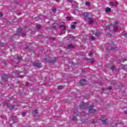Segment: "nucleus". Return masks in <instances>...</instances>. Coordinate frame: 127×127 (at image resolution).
Segmentation results:
<instances>
[{
  "mask_svg": "<svg viewBox=\"0 0 127 127\" xmlns=\"http://www.w3.org/2000/svg\"><path fill=\"white\" fill-rule=\"evenodd\" d=\"M22 35L23 36H25V34H23Z\"/></svg>",
  "mask_w": 127,
  "mask_h": 127,
  "instance_id": "nucleus-44",
  "label": "nucleus"
},
{
  "mask_svg": "<svg viewBox=\"0 0 127 127\" xmlns=\"http://www.w3.org/2000/svg\"><path fill=\"white\" fill-rule=\"evenodd\" d=\"M89 24H94V20H93L92 19H90L89 20V22H88Z\"/></svg>",
  "mask_w": 127,
  "mask_h": 127,
  "instance_id": "nucleus-12",
  "label": "nucleus"
},
{
  "mask_svg": "<svg viewBox=\"0 0 127 127\" xmlns=\"http://www.w3.org/2000/svg\"><path fill=\"white\" fill-rule=\"evenodd\" d=\"M109 45H114V42H112L111 44L109 43Z\"/></svg>",
  "mask_w": 127,
  "mask_h": 127,
  "instance_id": "nucleus-36",
  "label": "nucleus"
},
{
  "mask_svg": "<svg viewBox=\"0 0 127 127\" xmlns=\"http://www.w3.org/2000/svg\"><path fill=\"white\" fill-rule=\"evenodd\" d=\"M124 36H125V37H127V33H125L124 34Z\"/></svg>",
  "mask_w": 127,
  "mask_h": 127,
  "instance_id": "nucleus-39",
  "label": "nucleus"
},
{
  "mask_svg": "<svg viewBox=\"0 0 127 127\" xmlns=\"http://www.w3.org/2000/svg\"><path fill=\"white\" fill-rule=\"evenodd\" d=\"M60 28H64V29L66 30V26L65 25H61L60 26Z\"/></svg>",
  "mask_w": 127,
  "mask_h": 127,
  "instance_id": "nucleus-13",
  "label": "nucleus"
},
{
  "mask_svg": "<svg viewBox=\"0 0 127 127\" xmlns=\"http://www.w3.org/2000/svg\"><path fill=\"white\" fill-rule=\"evenodd\" d=\"M22 117H25V116H26V114H25V113L22 112L21 114Z\"/></svg>",
  "mask_w": 127,
  "mask_h": 127,
  "instance_id": "nucleus-27",
  "label": "nucleus"
},
{
  "mask_svg": "<svg viewBox=\"0 0 127 127\" xmlns=\"http://www.w3.org/2000/svg\"><path fill=\"white\" fill-rule=\"evenodd\" d=\"M111 10H112V9H111L110 7H106L105 9V12L107 13H109L111 12Z\"/></svg>",
  "mask_w": 127,
  "mask_h": 127,
  "instance_id": "nucleus-10",
  "label": "nucleus"
},
{
  "mask_svg": "<svg viewBox=\"0 0 127 127\" xmlns=\"http://www.w3.org/2000/svg\"><path fill=\"white\" fill-rule=\"evenodd\" d=\"M10 39L12 40V38H10Z\"/></svg>",
  "mask_w": 127,
  "mask_h": 127,
  "instance_id": "nucleus-50",
  "label": "nucleus"
},
{
  "mask_svg": "<svg viewBox=\"0 0 127 127\" xmlns=\"http://www.w3.org/2000/svg\"><path fill=\"white\" fill-rule=\"evenodd\" d=\"M85 60H87V61H89V60H89L88 59H86Z\"/></svg>",
  "mask_w": 127,
  "mask_h": 127,
  "instance_id": "nucleus-47",
  "label": "nucleus"
},
{
  "mask_svg": "<svg viewBox=\"0 0 127 127\" xmlns=\"http://www.w3.org/2000/svg\"><path fill=\"white\" fill-rule=\"evenodd\" d=\"M7 77H8L7 74H3L1 76V78L2 79V80H3V79H6Z\"/></svg>",
  "mask_w": 127,
  "mask_h": 127,
  "instance_id": "nucleus-11",
  "label": "nucleus"
},
{
  "mask_svg": "<svg viewBox=\"0 0 127 127\" xmlns=\"http://www.w3.org/2000/svg\"><path fill=\"white\" fill-rule=\"evenodd\" d=\"M97 111L94 109V107L93 106L89 107V113L90 114H95Z\"/></svg>",
  "mask_w": 127,
  "mask_h": 127,
  "instance_id": "nucleus-2",
  "label": "nucleus"
},
{
  "mask_svg": "<svg viewBox=\"0 0 127 127\" xmlns=\"http://www.w3.org/2000/svg\"><path fill=\"white\" fill-rule=\"evenodd\" d=\"M16 106V105L10 106V108L11 109H12H12H14V108H15Z\"/></svg>",
  "mask_w": 127,
  "mask_h": 127,
  "instance_id": "nucleus-24",
  "label": "nucleus"
},
{
  "mask_svg": "<svg viewBox=\"0 0 127 127\" xmlns=\"http://www.w3.org/2000/svg\"><path fill=\"white\" fill-rule=\"evenodd\" d=\"M79 107L80 109H82V110H84L87 108V106H86V104L84 103H81Z\"/></svg>",
  "mask_w": 127,
  "mask_h": 127,
  "instance_id": "nucleus-7",
  "label": "nucleus"
},
{
  "mask_svg": "<svg viewBox=\"0 0 127 127\" xmlns=\"http://www.w3.org/2000/svg\"><path fill=\"white\" fill-rule=\"evenodd\" d=\"M70 28H71V29H76V26H75L74 25H70Z\"/></svg>",
  "mask_w": 127,
  "mask_h": 127,
  "instance_id": "nucleus-17",
  "label": "nucleus"
},
{
  "mask_svg": "<svg viewBox=\"0 0 127 127\" xmlns=\"http://www.w3.org/2000/svg\"><path fill=\"white\" fill-rule=\"evenodd\" d=\"M114 69H115V66L112 65V66H111V70H114Z\"/></svg>",
  "mask_w": 127,
  "mask_h": 127,
  "instance_id": "nucleus-26",
  "label": "nucleus"
},
{
  "mask_svg": "<svg viewBox=\"0 0 127 127\" xmlns=\"http://www.w3.org/2000/svg\"><path fill=\"white\" fill-rule=\"evenodd\" d=\"M58 90H62L63 89V87L62 86H59L58 87Z\"/></svg>",
  "mask_w": 127,
  "mask_h": 127,
  "instance_id": "nucleus-22",
  "label": "nucleus"
},
{
  "mask_svg": "<svg viewBox=\"0 0 127 127\" xmlns=\"http://www.w3.org/2000/svg\"><path fill=\"white\" fill-rule=\"evenodd\" d=\"M127 59H124V61H127Z\"/></svg>",
  "mask_w": 127,
  "mask_h": 127,
  "instance_id": "nucleus-45",
  "label": "nucleus"
},
{
  "mask_svg": "<svg viewBox=\"0 0 127 127\" xmlns=\"http://www.w3.org/2000/svg\"><path fill=\"white\" fill-rule=\"evenodd\" d=\"M36 28H37V29H40L41 28V25H36Z\"/></svg>",
  "mask_w": 127,
  "mask_h": 127,
  "instance_id": "nucleus-21",
  "label": "nucleus"
},
{
  "mask_svg": "<svg viewBox=\"0 0 127 127\" xmlns=\"http://www.w3.org/2000/svg\"><path fill=\"white\" fill-rule=\"evenodd\" d=\"M33 115H36V114H38V110H34L32 112Z\"/></svg>",
  "mask_w": 127,
  "mask_h": 127,
  "instance_id": "nucleus-16",
  "label": "nucleus"
},
{
  "mask_svg": "<svg viewBox=\"0 0 127 127\" xmlns=\"http://www.w3.org/2000/svg\"><path fill=\"white\" fill-rule=\"evenodd\" d=\"M100 119L103 125H107V122H106L107 121V119H105L104 117H101Z\"/></svg>",
  "mask_w": 127,
  "mask_h": 127,
  "instance_id": "nucleus-4",
  "label": "nucleus"
},
{
  "mask_svg": "<svg viewBox=\"0 0 127 127\" xmlns=\"http://www.w3.org/2000/svg\"><path fill=\"white\" fill-rule=\"evenodd\" d=\"M57 23L54 24L53 26H52L53 29H55L56 28V26L55 25H57Z\"/></svg>",
  "mask_w": 127,
  "mask_h": 127,
  "instance_id": "nucleus-20",
  "label": "nucleus"
},
{
  "mask_svg": "<svg viewBox=\"0 0 127 127\" xmlns=\"http://www.w3.org/2000/svg\"><path fill=\"white\" fill-rule=\"evenodd\" d=\"M40 65H41V64L38 62V61H37L36 62L33 64V66H35L36 67H40Z\"/></svg>",
  "mask_w": 127,
  "mask_h": 127,
  "instance_id": "nucleus-8",
  "label": "nucleus"
},
{
  "mask_svg": "<svg viewBox=\"0 0 127 127\" xmlns=\"http://www.w3.org/2000/svg\"><path fill=\"white\" fill-rule=\"evenodd\" d=\"M66 19H67V20H70V19H71V17L70 16H67L66 17Z\"/></svg>",
  "mask_w": 127,
  "mask_h": 127,
  "instance_id": "nucleus-28",
  "label": "nucleus"
},
{
  "mask_svg": "<svg viewBox=\"0 0 127 127\" xmlns=\"http://www.w3.org/2000/svg\"><path fill=\"white\" fill-rule=\"evenodd\" d=\"M28 85H29V83L26 82V86H28Z\"/></svg>",
  "mask_w": 127,
  "mask_h": 127,
  "instance_id": "nucleus-40",
  "label": "nucleus"
},
{
  "mask_svg": "<svg viewBox=\"0 0 127 127\" xmlns=\"http://www.w3.org/2000/svg\"><path fill=\"white\" fill-rule=\"evenodd\" d=\"M83 15L84 17H86V18H88V19H90V18H91V17L90 16L88 12L83 13Z\"/></svg>",
  "mask_w": 127,
  "mask_h": 127,
  "instance_id": "nucleus-5",
  "label": "nucleus"
},
{
  "mask_svg": "<svg viewBox=\"0 0 127 127\" xmlns=\"http://www.w3.org/2000/svg\"><path fill=\"white\" fill-rule=\"evenodd\" d=\"M44 60H46V59H44Z\"/></svg>",
  "mask_w": 127,
  "mask_h": 127,
  "instance_id": "nucleus-51",
  "label": "nucleus"
},
{
  "mask_svg": "<svg viewBox=\"0 0 127 127\" xmlns=\"http://www.w3.org/2000/svg\"><path fill=\"white\" fill-rule=\"evenodd\" d=\"M73 24H77V22H73Z\"/></svg>",
  "mask_w": 127,
  "mask_h": 127,
  "instance_id": "nucleus-43",
  "label": "nucleus"
},
{
  "mask_svg": "<svg viewBox=\"0 0 127 127\" xmlns=\"http://www.w3.org/2000/svg\"><path fill=\"white\" fill-rule=\"evenodd\" d=\"M86 82H87L86 79H82L79 81V84H80L81 86H83L85 84Z\"/></svg>",
  "mask_w": 127,
  "mask_h": 127,
  "instance_id": "nucleus-3",
  "label": "nucleus"
},
{
  "mask_svg": "<svg viewBox=\"0 0 127 127\" xmlns=\"http://www.w3.org/2000/svg\"><path fill=\"white\" fill-rule=\"evenodd\" d=\"M56 1H57V2H60V0H56Z\"/></svg>",
  "mask_w": 127,
  "mask_h": 127,
  "instance_id": "nucleus-41",
  "label": "nucleus"
},
{
  "mask_svg": "<svg viewBox=\"0 0 127 127\" xmlns=\"http://www.w3.org/2000/svg\"><path fill=\"white\" fill-rule=\"evenodd\" d=\"M57 10V9H56V8H54L53 9V11L54 12H56V11Z\"/></svg>",
  "mask_w": 127,
  "mask_h": 127,
  "instance_id": "nucleus-25",
  "label": "nucleus"
},
{
  "mask_svg": "<svg viewBox=\"0 0 127 127\" xmlns=\"http://www.w3.org/2000/svg\"><path fill=\"white\" fill-rule=\"evenodd\" d=\"M92 33L94 35H95L96 36L99 37L100 35H101V32H95V31H92Z\"/></svg>",
  "mask_w": 127,
  "mask_h": 127,
  "instance_id": "nucleus-6",
  "label": "nucleus"
},
{
  "mask_svg": "<svg viewBox=\"0 0 127 127\" xmlns=\"http://www.w3.org/2000/svg\"><path fill=\"white\" fill-rule=\"evenodd\" d=\"M126 66H127V65H125L123 69H126Z\"/></svg>",
  "mask_w": 127,
  "mask_h": 127,
  "instance_id": "nucleus-46",
  "label": "nucleus"
},
{
  "mask_svg": "<svg viewBox=\"0 0 127 127\" xmlns=\"http://www.w3.org/2000/svg\"><path fill=\"white\" fill-rule=\"evenodd\" d=\"M85 4L87 5V6H90L91 5V3L90 2H85Z\"/></svg>",
  "mask_w": 127,
  "mask_h": 127,
  "instance_id": "nucleus-15",
  "label": "nucleus"
},
{
  "mask_svg": "<svg viewBox=\"0 0 127 127\" xmlns=\"http://www.w3.org/2000/svg\"><path fill=\"white\" fill-rule=\"evenodd\" d=\"M66 49H71V48H74V46L72 44H69L65 47Z\"/></svg>",
  "mask_w": 127,
  "mask_h": 127,
  "instance_id": "nucleus-9",
  "label": "nucleus"
},
{
  "mask_svg": "<svg viewBox=\"0 0 127 127\" xmlns=\"http://www.w3.org/2000/svg\"><path fill=\"white\" fill-rule=\"evenodd\" d=\"M72 121H73V122H76L77 121V117L73 116L72 118Z\"/></svg>",
  "mask_w": 127,
  "mask_h": 127,
  "instance_id": "nucleus-19",
  "label": "nucleus"
},
{
  "mask_svg": "<svg viewBox=\"0 0 127 127\" xmlns=\"http://www.w3.org/2000/svg\"><path fill=\"white\" fill-rule=\"evenodd\" d=\"M52 63H55L56 62V58H54L51 61Z\"/></svg>",
  "mask_w": 127,
  "mask_h": 127,
  "instance_id": "nucleus-14",
  "label": "nucleus"
},
{
  "mask_svg": "<svg viewBox=\"0 0 127 127\" xmlns=\"http://www.w3.org/2000/svg\"><path fill=\"white\" fill-rule=\"evenodd\" d=\"M94 62L95 61H94V59H91V63L93 64Z\"/></svg>",
  "mask_w": 127,
  "mask_h": 127,
  "instance_id": "nucleus-32",
  "label": "nucleus"
},
{
  "mask_svg": "<svg viewBox=\"0 0 127 127\" xmlns=\"http://www.w3.org/2000/svg\"><path fill=\"white\" fill-rule=\"evenodd\" d=\"M0 46H1V47H2L3 46V43H0Z\"/></svg>",
  "mask_w": 127,
  "mask_h": 127,
  "instance_id": "nucleus-33",
  "label": "nucleus"
},
{
  "mask_svg": "<svg viewBox=\"0 0 127 127\" xmlns=\"http://www.w3.org/2000/svg\"><path fill=\"white\" fill-rule=\"evenodd\" d=\"M109 50H116L115 48H108L106 50V51H109Z\"/></svg>",
  "mask_w": 127,
  "mask_h": 127,
  "instance_id": "nucleus-18",
  "label": "nucleus"
},
{
  "mask_svg": "<svg viewBox=\"0 0 127 127\" xmlns=\"http://www.w3.org/2000/svg\"><path fill=\"white\" fill-rule=\"evenodd\" d=\"M108 90H112V86H110L108 88Z\"/></svg>",
  "mask_w": 127,
  "mask_h": 127,
  "instance_id": "nucleus-35",
  "label": "nucleus"
},
{
  "mask_svg": "<svg viewBox=\"0 0 127 127\" xmlns=\"http://www.w3.org/2000/svg\"><path fill=\"white\" fill-rule=\"evenodd\" d=\"M89 56H92V55H93V53H92V52H90V53L89 54Z\"/></svg>",
  "mask_w": 127,
  "mask_h": 127,
  "instance_id": "nucleus-31",
  "label": "nucleus"
},
{
  "mask_svg": "<svg viewBox=\"0 0 127 127\" xmlns=\"http://www.w3.org/2000/svg\"><path fill=\"white\" fill-rule=\"evenodd\" d=\"M68 1H69V2H72V0H68Z\"/></svg>",
  "mask_w": 127,
  "mask_h": 127,
  "instance_id": "nucleus-42",
  "label": "nucleus"
},
{
  "mask_svg": "<svg viewBox=\"0 0 127 127\" xmlns=\"http://www.w3.org/2000/svg\"><path fill=\"white\" fill-rule=\"evenodd\" d=\"M111 127H113V126H111Z\"/></svg>",
  "mask_w": 127,
  "mask_h": 127,
  "instance_id": "nucleus-52",
  "label": "nucleus"
},
{
  "mask_svg": "<svg viewBox=\"0 0 127 127\" xmlns=\"http://www.w3.org/2000/svg\"><path fill=\"white\" fill-rule=\"evenodd\" d=\"M22 57H17V59H18L19 60L21 59Z\"/></svg>",
  "mask_w": 127,
  "mask_h": 127,
  "instance_id": "nucleus-34",
  "label": "nucleus"
},
{
  "mask_svg": "<svg viewBox=\"0 0 127 127\" xmlns=\"http://www.w3.org/2000/svg\"><path fill=\"white\" fill-rule=\"evenodd\" d=\"M73 39H75V37H72Z\"/></svg>",
  "mask_w": 127,
  "mask_h": 127,
  "instance_id": "nucleus-49",
  "label": "nucleus"
},
{
  "mask_svg": "<svg viewBox=\"0 0 127 127\" xmlns=\"http://www.w3.org/2000/svg\"><path fill=\"white\" fill-rule=\"evenodd\" d=\"M2 16V13L0 12V17H1Z\"/></svg>",
  "mask_w": 127,
  "mask_h": 127,
  "instance_id": "nucleus-38",
  "label": "nucleus"
},
{
  "mask_svg": "<svg viewBox=\"0 0 127 127\" xmlns=\"http://www.w3.org/2000/svg\"><path fill=\"white\" fill-rule=\"evenodd\" d=\"M17 31H19L20 32H21V28H19L18 29H17Z\"/></svg>",
  "mask_w": 127,
  "mask_h": 127,
  "instance_id": "nucleus-29",
  "label": "nucleus"
},
{
  "mask_svg": "<svg viewBox=\"0 0 127 127\" xmlns=\"http://www.w3.org/2000/svg\"><path fill=\"white\" fill-rule=\"evenodd\" d=\"M91 39L92 41H94V40H95V39H96V38L94 36H92V37H91Z\"/></svg>",
  "mask_w": 127,
  "mask_h": 127,
  "instance_id": "nucleus-23",
  "label": "nucleus"
},
{
  "mask_svg": "<svg viewBox=\"0 0 127 127\" xmlns=\"http://www.w3.org/2000/svg\"><path fill=\"white\" fill-rule=\"evenodd\" d=\"M107 36H110V37H111V34L110 33H108L107 34Z\"/></svg>",
  "mask_w": 127,
  "mask_h": 127,
  "instance_id": "nucleus-30",
  "label": "nucleus"
},
{
  "mask_svg": "<svg viewBox=\"0 0 127 127\" xmlns=\"http://www.w3.org/2000/svg\"><path fill=\"white\" fill-rule=\"evenodd\" d=\"M6 23L7 24H9V23H10V22H9V21H7Z\"/></svg>",
  "mask_w": 127,
  "mask_h": 127,
  "instance_id": "nucleus-37",
  "label": "nucleus"
},
{
  "mask_svg": "<svg viewBox=\"0 0 127 127\" xmlns=\"http://www.w3.org/2000/svg\"><path fill=\"white\" fill-rule=\"evenodd\" d=\"M14 35H18V34H15Z\"/></svg>",
  "mask_w": 127,
  "mask_h": 127,
  "instance_id": "nucleus-48",
  "label": "nucleus"
},
{
  "mask_svg": "<svg viewBox=\"0 0 127 127\" xmlns=\"http://www.w3.org/2000/svg\"><path fill=\"white\" fill-rule=\"evenodd\" d=\"M118 24H119V23L117 22H115L114 25L110 24L109 26H106L105 27V29L108 30V29H110V28L113 27V30L114 31H118V29H119V27L118 26Z\"/></svg>",
  "mask_w": 127,
  "mask_h": 127,
  "instance_id": "nucleus-1",
  "label": "nucleus"
}]
</instances>
